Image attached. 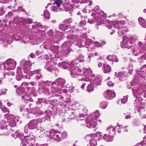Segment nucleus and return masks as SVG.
<instances>
[{"mask_svg":"<svg viewBox=\"0 0 146 146\" xmlns=\"http://www.w3.org/2000/svg\"><path fill=\"white\" fill-rule=\"evenodd\" d=\"M133 43L129 40V38L127 36H123V41L121 43V46L123 48H130L132 47Z\"/></svg>","mask_w":146,"mask_h":146,"instance_id":"16","label":"nucleus"},{"mask_svg":"<svg viewBox=\"0 0 146 146\" xmlns=\"http://www.w3.org/2000/svg\"><path fill=\"white\" fill-rule=\"evenodd\" d=\"M128 96H126L124 97L121 100V102L123 104L125 103L127 101Z\"/></svg>","mask_w":146,"mask_h":146,"instance_id":"58","label":"nucleus"},{"mask_svg":"<svg viewBox=\"0 0 146 146\" xmlns=\"http://www.w3.org/2000/svg\"><path fill=\"white\" fill-rule=\"evenodd\" d=\"M82 60L78 61L76 60L73 61L71 64L70 66V72L73 78H78L79 80H84L85 82H89V79L86 78L85 75H82L80 73L82 72L81 69L80 68V65L78 64V62L84 61Z\"/></svg>","mask_w":146,"mask_h":146,"instance_id":"2","label":"nucleus"},{"mask_svg":"<svg viewBox=\"0 0 146 146\" xmlns=\"http://www.w3.org/2000/svg\"><path fill=\"white\" fill-rule=\"evenodd\" d=\"M88 111L86 109V107L83 106H81L79 110V114L78 115H76L77 117V121L84 120L86 116L87 115Z\"/></svg>","mask_w":146,"mask_h":146,"instance_id":"17","label":"nucleus"},{"mask_svg":"<svg viewBox=\"0 0 146 146\" xmlns=\"http://www.w3.org/2000/svg\"><path fill=\"white\" fill-rule=\"evenodd\" d=\"M108 104L107 103L105 102H102L100 104V107L103 109L106 108Z\"/></svg>","mask_w":146,"mask_h":146,"instance_id":"51","label":"nucleus"},{"mask_svg":"<svg viewBox=\"0 0 146 146\" xmlns=\"http://www.w3.org/2000/svg\"><path fill=\"white\" fill-rule=\"evenodd\" d=\"M29 83L27 82H23L21 85V88L19 89H23V91H26V90H28L30 88L29 87H28V86Z\"/></svg>","mask_w":146,"mask_h":146,"instance_id":"35","label":"nucleus"},{"mask_svg":"<svg viewBox=\"0 0 146 146\" xmlns=\"http://www.w3.org/2000/svg\"><path fill=\"white\" fill-rule=\"evenodd\" d=\"M30 36L28 37L27 36H25L22 39L21 41L23 42L24 44H27L30 41Z\"/></svg>","mask_w":146,"mask_h":146,"instance_id":"47","label":"nucleus"},{"mask_svg":"<svg viewBox=\"0 0 146 146\" xmlns=\"http://www.w3.org/2000/svg\"><path fill=\"white\" fill-rule=\"evenodd\" d=\"M115 129L117 130V131L119 133H120L121 131L124 129L122 125H117L116 126L115 128Z\"/></svg>","mask_w":146,"mask_h":146,"instance_id":"54","label":"nucleus"},{"mask_svg":"<svg viewBox=\"0 0 146 146\" xmlns=\"http://www.w3.org/2000/svg\"><path fill=\"white\" fill-rule=\"evenodd\" d=\"M89 144V145H88L87 146H96L97 145L96 139L92 137V139H90Z\"/></svg>","mask_w":146,"mask_h":146,"instance_id":"41","label":"nucleus"},{"mask_svg":"<svg viewBox=\"0 0 146 146\" xmlns=\"http://www.w3.org/2000/svg\"><path fill=\"white\" fill-rule=\"evenodd\" d=\"M12 137L16 139L17 137H19L21 140V137L23 136V133L21 132L19 130L16 131L15 134H13L11 135Z\"/></svg>","mask_w":146,"mask_h":146,"instance_id":"31","label":"nucleus"},{"mask_svg":"<svg viewBox=\"0 0 146 146\" xmlns=\"http://www.w3.org/2000/svg\"><path fill=\"white\" fill-rule=\"evenodd\" d=\"M17 72L18 74L16 76V79L18 81L21 80V79L23 78H24L25 79H30L31 78L30 76L29 77L28 75L24 74L23 72L21 71L20 67H18L17 68Z\"/></svg>","mask_w":146,"mask_h":146,"instance_id":"22","label":"nucleus"},{"mask_svg":"<svg viewBox=\"0 0 146 146\" xmlns=\"http://www.w3.org/2000/svg\"><path fill=\"white\" fill-rule=\"evenodd\" d=\"M41 103L50 104L52 107L53 106L54 104L53 101H50L42 98L39 99L36 102V104H41Z\"/></svg>","mask_w":146,"mask_h":146,"instance_id":"28","label":"nucleus"},{"mask_svg":"<svg viewBox=\"0 0 146 146\" xmlns=\"http://www.w3.org/2000/svg\"><path fill=\"white\" fill-rule=\"evenodd\" d=\"M128 70L129 74H131L133 70V66L131 65H129L128 67Z\"/></svg>","mask_w":146,"mask_h":146,"instance_id":"56","label":"nucleus"},{"mask_svg":"<svg viewBox=\"0 0 146 146\" xmlns=\"http://www.w3.org/2000/svg\"><path fill=\"white\" fill-rule=\"evenodd\" d=\"M59 27L61 30L64 31L67 29L69 27L68 25L66 23H64L63 21L62 24L59 25Z\"/></svg>","mask_w":146,"mask_h":146,"instance_id":"37","label":"nucleus"},{"mask_svg":"<svg viewBox=\"0 0 146 146\" xmlns=\"http://www.w3.org/2000/svg\"><path fill=\"white\" fill-rule=\"evenodd\" d=\"M25 92V91H23V89H17L16 90L17 93L19 96H21L22 99L24 100L25 98H26V97L28 96V94H29L28 93L27 91H26V93Z\"/></svg>","mask_w":146,"mask_h":146,"instance_id":"27","label":"nucleus"},{"mask_svg":"<svg viewBox=\"0 0 146 146\" xmlns=\"http://www.w3.org/2000/svg\"><path fill=\"white\" fill-rule=\"evenodd\" d=\"M0 40L2 41V44L5 47L11 44L12 42V40L9 39L8 36H7L5 34L1 32V31H0Z\"/></svg>","mask_w":146,"mask_h":146,"instance_id":"19","label":"nucleus"},{"mask_svg":"<svg viewBox=\"0 0 146 146\" xmlns=\"http://www.w3.org/2000/svg\"><path fill=\"white\" fill-rule=\"evenodd\" d=\"M75 87L72 86H70L69 87V91L70 92L72 93L75 90Z\"/></svg>","mask_w":146,"mask_h":146,"instance_id":"62","label":"nucleus"},{"mask_svg":"<svg viewBox=\"0 0 146 146\" xmlns=\"http://www.w3.org/2000/svg\"><path fill=\"white\" fill-rule=\"evenodd\" d=\"M96 15V17L94 19L99 25H101L103 22V21L106 17V15L103 11L97 13Z\"/></svg>","mask_w":146,"mask_h":146,"instance_id":"21","label":"nucleus"},{"mask_svg":"<svg viewBox=\"0 0 146 146\" xmlns=\"http://www.w3.org/2000/svg\"><path fill=\"white\" fill-rule=\"evenodd\" d=\"M107 130L108 133L111 135H115V128L112 126H110L107 129Z\"/></svg>","mask_w":146,"mask_h":146,"instance_id":"39","label":"nucleus"},{"mask_svg":"<svg viewBox=\"0 0 146 146\" xmlns=\"http://www.w3.org/2000/svg\"><path fill=\"white\" fill-rule=\"evenodd\" d=\"M16 62L12 59H9L5 61L4 64V68L7 70H12L15 68Z\"/></svg>","mask_w":146,"mask_h":146,"instance_id":"15","label":"nucleus"},{"mask_svg":"<svg viewBox=\"0 0 146 146\" xmlns=\"http://www.w3.org/2000/svg\"><path fill=\"white\" fill-rule=\"evenodd\" d=\"M93 136L96 137V136L97 137H102L103 136V134L100 132H97V133L96 134H92Z\"/></svg>","mask_w":146,"mask_h":146,"instance_id":"59","label":"nucleus"},{"mask_svg":"<svg viewBox=\"0 0 146 146\" xmlns=\"http://www.w3.org/2000/svg\"><path fill=\"white\" fill-rule=\"evenodd\" d=\"M88 86H87V90L89 92H90L93 91L94 90V85L93 84L90 83H88Z\"/></svg>","mask_w":146,"mask_h":146,"instance_id":"45","label":"nucleus"},{"mask_svg":"<svg viewBox=\"0 0 146 146\" xmlns=\"http://www.w3.org/2000/svg\"><path fill=\"white\" fill-rule=\"evenodd\" d=\"M74 42V44L78 46L80 48L85 47L88 48L92 45L93 41L91 39L85 37L81 39L75 40Z\"/></svg>","mask_w":146,"mask_h":146,"instance_id":"8","label":"nucleus"},{"mask_svg":"<svg viewBox=\"0 0 146 146\" xmlns=\"http://www.w3.org/2000/svg\"><path fill=\"white\" fill-rule=\"evenodd\" d=\"M52 82L48 80L45 81H42V88H40L39 86V88L40 90H41L42 92H45L46 93H47L48 95L51 96H55L56 95L55 94H54V93H51L50 88H50V86H51Z\"/></svg>","mask_w":146,"mask_h":146,"instance_id":"11","label":"nucleus"},{"mask_svg":"<svg viewBox=\"0 0 146 146\" xmlns=\"http://www.w3.org/2000/svg\"><path fill=\"white\" fill-rule=\"evenodd\" d=\"M45 116L41 119L37 118L31 120L27 124V126L26 125L24 128V132L25 133L27 134L28 132V129H30L38 130L37 126L39 123L46 120H50L51 111L50 110H47L44 112Z\"/></svg>","mask_w":146,"mask_h":146,"instance_id":"3","label":"nucleus"},{"mask_svg":"<svg viewBox=\"0 0 146 146\" xmlns=\"http://www.w3.org/2000/svg\"><path fill=\"white\" fill-rule=\"evenodd\" d=\"M86 23V21L85 20L81 21L79 23V25L81 27H82L83 25H84Z\"/></svg>","mask_w":146,"mask_h":146,"instance_id":"64","label":"nucleus"},{"mask_svg":"<svg viewBox=\"0 0 146 146\" xmlns=\"http://www.w3.org/2000/svg\"><path fill=\"white\" fill-rule=\"evenodd\" d=\"M50 14L48 11L47 10H45L44 12V17L46 19L49 18Z\"/></svg>","mask_w":146,"mask_h":146,"instance_id":"50","label":"nucleus"},{"mask_svg":"<svg viewBox=\"0 0 146 146\" xmlns=\"http://www.w3.org/2000/svg\"><path fill=\"white\" fill-rule=\"evenodd\" d=\"M40 69L35 70L34 71L30 72V73H29H29H28L27 75H28V77L29 76L30 77V76H32L33 74H40Z\"/></svg>","mask_w":146,"mask_h":146,"instance_id":"46","label":"nucleus"},{"mask_svg":"<svg viewBox=\"0 0 146 146\" xmlns=\"http://www.w3.org/2000/svg\"><path fill=\"white\" fill-rule=\"evenodd\" d=\"M84 74L87 77L88 75H90V76H92L93 77H94L95 76V75L94 74H92V71L90 69H86L84 72Z\"/></svg>","mask_w":146,"mask_h":146,"instance_id":"40","label":"nucleus"},{"mask_svg":"<svg viewBox=\"0 0 146 146\" xmlns=\"http://www.w3.org/2000/svg\"><path fill=\"white\" fill-rule=\"evenodd\" d=\"M78 15H81V17L82 19H84L85 18H86V16L84 15V14H83L82 13L80 12H78V13H77Z\"/></svg>","mask_w":146,"mask_h":146,"instance_id":"63","label":"nucleus"},{"mask_svg":"<svg viewBox=\"0 0 146 146\" xmlns=\"http://www.w3.org/2000/svg\"><path fill=\"white\" fill-rule=\"evenodd\" d=\"M95 81L96 83L98 85H100L102 83V81L101 80L98 78H95Z\"/></svg>","mask_w":146,"mask_h":146,"instance_id":"61","label":"nucleus"},{"mask_svg":"<svg viewBox=\"0 0 146 146\" xmlns=\"http://www.w3.org/2000/svg\"><path fill=\"white\" fill-rule=\"evenodd\" d=\"M60 133L54 129H51L50 131H45L44 133V136L48 137L49 139L53 138L57 141H61V138L60 137L59 135Z\"/></svg>","mask_w":146,"mask_h":146,"instance_id":"12","label":"nucleus"},{"mask_svg":"<svg viewBox=\"0 0 146 146\" xmlns=\"http://www.w3.org/2000/svg\"><path fill=\"white\" fill-rule=\"evenodd\" d=\"M25 102L27 103H28V102H33V100L30 97L29 94H28V96L26 98H25Z\"/></svg>","mask_w":146,"mask_h":146,"instance_id":"55","label":"nucleus"},{"mask_svg":"<svg viewBox=\"0 0 146 146\" xmlns=\"http://www.w3.org/2000/svg\"><path fill=\"white\" fill-rule=\"evenodd\" d=\"M51 42L50 43H48L46 46H44V48L48 50V52L49 53V54L50 56H52V57H54L55 58H60V59L62 58L60 57H55V54H58V52H57L58 50V46H55L52 45Z\"/></svg>","mask_w":146,"mask_h":146,"instance_id":"10","label":"nucleus"},{"mask_svg":"<svg viewBox=\"0 0 146 146\" xmlns=\"http://www.w3.org/2000/svg\"><path fill=\"white\" fill-rule=\"evenodd\" d=\"M138 46H135L131 50L133 54L135 56L140 55V54L144 53L146 50V49L144 46V44L141 42H139L138 43Z\"/></svg>","mask_w":146,"mask_h":146,"instance_id":"13","label":"nucleus"},{"mask_svg":"<svg viewBox=\"0 0 146 146\" xmlns=\"http://www.w3.org/2000/svg\"><path fill=\"white\" fill-rule=\"evenodd\" d=\"M127 73L124 72H119L117 74V77L119 78L120 80L122 81L125 78L127 77Z\"/></svg>","mask_w":146,"mask_h":146,"instance_id":"30","label":"nucleus"},{"mask_svg":"<svg viewBox=\"0 0 146 146\" xmlns=\"http://www.w3.org/2000/svg\"><path fill=\"white\" fill-rule=\"evenodd\" d=\"M38 34V33H36L35 36H34L33 38H32L31 36H30L29 42H31L33 45L38 44L41 41L40 37L38 36V35L39 36Z\"/></svg>","mask_w":146,"mask_h":146,"instance_id":"26","label":"nucleus"},{"mask_svg":"<svg viewBox=\"0 0 146 146\" xmlns=\"http://www.w3.org/2000/svg\"><path fill=\"white\" fill-rule=\"evenodd\" d=\"M129 38V40L131 41L133 43V42H135L137 39L138 37L137 36L134 35L130 37Z\"/></svg>","mask_w":146,"mask_h":146,"instance_id":"49","label":"nucleus"},{"mask_svg":"<svg viewBox=\"0 0 146 146\" xmlns=\"http://www.w3.org/2000/svg\"><path fill=\"white\" fill-rule=\"evenodd\" d=\"M13 14L12 12L11 11L9 12L8 13L6 14L5 15V18L6 20H4L3 21V22H5V21L11 19L13 17Z\"/></svg>","mask_w":146,"mask_h":146,"instance_id":"42","label":"nucleus"},{"mask_svg":"<svg viewBox=\"0 0 146 146\" xmlns=\"http://www.w3.org/2000/svg\"><path fill=\"white\" fill-rule=\"evenodd\" d=\"M50 8L52 11L54 12H59L62 11V8H61V7L60 8L58 6L55 5L54 4L53 5L50 7Z\"/></svg>","mask_w":146,"mask_h":146,"instance_id":"34","label":"nucleus"},{"mask_svg":"<svg viewBox=\"0 0 146 146\" xmlns=\"http://www.w3.org/2000/svg\"><path fill=\"white\" fill-rule=\"evenodd\" d=\"M104 72L105 73H108L111 71V67L108 64H103Z\"/></svg>","mask_w":146,"mask_h":146,"instance_id":"32","label":"nucleus"},{"mask_svg":"<svg viewBox=\"0 0 146 146\" xmlns=\"http://www.w3.org/2000/svg\"><path fill=\"white\" fill-rule=\"evenodd\" d=\"M104 97L107 100H111L115 97V92L110 90H108L103 94Z\"/></svg>","mask_w":146,"mask_h":146,"instance_id":"23","label":"nucleus"},{"mask_svg":"<svg viewBox=\"0 0 146 146\" xmlns=\"http://www.w3.org/2000/svg\"><path fill=\"white\" fill-rule=\"evenodd\" d=\"M104 139L108 141H112L113 140V136L110 135H107L106 134H104L103 137Z\"/></svg>","mask_w":146,"mask_h":146,"instance_id":"43","label":"nucleus"},{"mask_svg":"<svg viewBox=\"0 0 146 146\" xmlns=\"http://www.w3.org/2000/svg\"><path fill=\"white\" fill-rule=\"evenodd\" d=\"M53 31L52 30H50L46 33V36L51 41L52 44H53L57 41L56 38L53 36Z\"/></svg>","mask_w":146,"mask_h":146,"instance_id":"24","label":"nucleus"},{"mask_svg":"<svg viewBox=\"0 0 146 146\" xmlns=\"http://www.w3.org/2000/svg\"><path fill=\"white\" fill-rule=\"evenodd\" d=\"M21 71L24 74H27L31 68L32 64L29 60L23 59L20 61Z\"/></svg>","mask_w":146,"mask_h":146,"instance_id":"14","label":"nucleus"},{"mask_svg":"<svg viewBox=\"0 0 146 146\" xmlns=\"http://www.w3.org/2000/svg\"><path fill=\"white\" fill-rule=\"evenodd\" d=\"M67 137V134L66 132L65 131L63 132L61 135V137H60L61 138H61H66Z\"/></svg>","mask_w":146,"mask_h":146,"instance_id":"60","label":"nucleus"},{"mask_svg":"<svg viewBox=\"0 0 146 146\" xmlns=\"http://www.w3.org/2000/svg\"><path fill=\"white\" fill-rule=\"evenodd\" d=\"M144 80H146V64L143 66L134 76L133 81L130 83V86L127 85L128 88H132L133 95L136 98L137 96L143 95L146 91V85L141 84L138 85L139 82H142Z\"/></svg>","mask_w":146,"mask_h":146,"instance_id":"1","label":"nucleus"},{"mask_svg":"<svg viewBox=\"0 0 146 146\" xmlns=\"http://www.w3.org/2000/svg\"><path fill=\"white\" fill-rule=\"evenodd\" d=\"M108 24L106 25V27L109 29H110L113 28L112 26L113 27V28L115 29L117 28L118 30V33L119 36H122L125 33L127 32V28L126 27H122V26L125 24V22L123 21L118 20L114 22H110L105 21V23Z\"/></svg>","mask_w":146,"mask_h":146,"instance_id":"4","label":"nucleus"},{"mask_svg":"<svg viewBox=\"0 0 146 146\" xmlns=\"http://www.w3.org/2000/svg\"><path fill=\"white\" fill-rule=\"evenodd\" d=\"M72 42L70 41L64 42L62 45V49L58 52V54H55V57H60L63 56H67L69 53L72 51L70 47Z\"/></svg>","mask_w":146,"mask_h":146,"instance_id":"7","label":"nucleus"},{"mask_svg":"<svg viewBox=\"0 0 146 146\" xmlns=\"http://www.w3.org/2000/svg\"><path fill=\"white\" fill-rule=\"evenodd\" d=\"M50 62L49 61H47L46 62V65L44 66L45 69L47 70L48 71L52 72V66L51 65H49Z\"/></svg>","mask_w":146,"mask_h":146,"instance_id":"38","label":"nucleus"},{"mask_svg":"<svg viewBox=\"0 0 146 146\" xmlns=\"http://www.w3.org/2000/svg\"><path fill=\"white\" fill-rule=\"evenodd\" d=\"M138 20L139 24L142 27L146 28V22L145 20L141 17H139Z\"/></svg>","mask_w":146,"mask_h":146,"instance_id":"36","label":"nucleus"},{"mask_svg":"<svg viewBox=\"0 0 146 146\" xmlns=\"http://www.w3.org/2000/svg\"><path fill=\"white\" fill-rule=\"evenodd\" d=\"M73 61H72L70 64L69 63L66 62H63L60 63L58 64V65L60 68H63L64 69H67L68 67H69L70 69V66L71 63Z\"/></svg>","mask_w":146,"mask_h":146,"instance_id":"29","label":"nucleus"},{"mask_svg":"<svg viewBox=\"0 0 146 146\" xmlns=\"http://www.w3.org/2000/svg\"><path fill=\"white\" fill-rule=\"evenodd\" d=\"M61 8L62 11H69L70 13H71L72 11V7L71 6L69 5H65L64 6L61 5Z\"/></svg>","mask_w":146,"mask_h":146,"instance_id":"33","label":"nucleus"},{"mask_svg":"<svg viewBox=\"0 0 146 146\" xmlns=\"http://www.w3.org/2000/svg\"><path fill=\"white\" fill-rule=\"evenodd\" d=\"M66 83V80L62 78H58L56 79L54 82H52L50 87L51 93L57 92L60 93L62 88Z\"/></svg>","mask_w":146,"mask_h":146,"instance_id":"5","label":"nucleus"},{"mask_svg":"<svg viewBox=\"0 0 146 146\" xmlns=\"http://www.w3.org/2000/svg\"><path fill=\"white\" fill-rule=\"evenodd\" d=\"M63 21L64 23L66 24L68 26H69L71 25L70 24L72 22V20L70 18L68 19L65 20Z\"/></svg>","mask_w":146,"mask_h":146,"instance_id":"53","label":"nucleus"},{"mask_svg":"<svg viewBox=\"0 0 146 146\" xmlns=\"http://www.w3.org/2000/svg\"><path fill=\"white\" fill-rule=\"evenodd\" d=\"M23 137H21V141L22 143L20 144V146H25L26 144L33 145H35V136L33 134H30L26 135L23 134Z\"/></svg>","mask_w":146,"mask_h":146,"instance_id":"9","label":"nucleus"},{"mask_svg":"<svg viewBox=\"0 0 146 146\" xmlns=\"http://www.w3.org/2000/svg\"><path fill=\"white\" fill-rule=\"evenodd\" d=\"M69 114V116L68 118L70 119H73L74 118L75 116L77 118V117L76 116V115H76L72 111H69L68 113Z\"/></svg>","mask_w":146,"mask_h":146,"instance_id":"48","label":"nucleus"},{"mask_svg":"<svg viewBox=\"0 0 146 146\" xmlns=\"http://www.w3.org/2000/svg\"><path fill=\"white\" fill-rule=\"evenodd\" d=\"M96 15V17L94 19L99 25H101L103 22V21L106 17V15L103 11L97 13Z\"/></svg>","mask_w":146,"mask_h":146,"instance_id":"20","label":"nucleus"},{"mask_svg":"<svg viewBox=\"0 0 146 146\" xmlns=\"http://www.w3.org/2000/svg\"><path fill=\"white\" fill-rule=\"evenodd\" d=\"M26 111H27V113H32L34 114L38 115H41L43 113L42 111L36 108H26Z\"/></svg>","mask_w":146,"mask_h":146,"instance_id":"25","label":"nucleus"},{"mask_svg":"<svg viewBox=\"0 0 146 146\" xmlns=\"http://www.w3.org/2000/svg\"><path fill=\"white\" fill-rule=\"evenodd\" d=\"M100 114L99 111L97 110L89 115L86 120V126L88 128H93L97 125V118Z\"/></svg>","mask_w":146,"mask_h":146,"instance_id":"6","label":"nucleus"},{"mask_svg":"<svg viewBox=\"0 0 146 146\" xmlns=\"http://www.w3.org/2000/svg\"><path fill=\"white\" fill-rule=\"evenodd\" d=\"M62 0H56L54 4L60 8V5L62 3Z\"/></svg>","mask_w":146,"mask_h":146,"instance_id":"52","label":"nucleus"},{"mask_svg":"<svg viewBox=\"0 0 146 146\" xmlns=\"http://www.w3.org/2000/svg\"><path fill=\"white\" fill-rule=\"evenodd\" d=\"M2 122L3 123H1L3 125L1 124L0 125V128L1 129L7 128V124H8L9 126L12 127L15 126L16 125V123L12 117L9 118L7 122L2 121Z\"/></svg>","mask_w":146,"mask_h":146,"instance_id":"18","label":"nucleus"},{"mask_svg":"<svg viewBox=\"0 0 146 146\" xmlns=\"http://www.w3.org/2000/svg\"><path fill=\"white\" fill-rule=\"evenodd\" d=\"M105 44L106 42L104 40L101 41L100 43L97 41H96L94 43V44L95 46L98 47H102Z\"/></svg>","mask_w":146,"mask_h":146,"instance_id":"44","label":"nucleus"},{"mask_svg":"<svg viewBox=\"0 0 146 146\" xmlns=\"http://www.w3.org/2000/svg\"><path fill=\"white\" fill-rule=\"evenodd\" d=\"M116 57L115 55H109L107 57V59L109 61H112L113 58Z\"/></svg>","mask_w":146,"mask_h":146,"instance_id":"57","label":"nucleus"}]
</instances>
